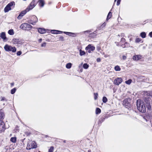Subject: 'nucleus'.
<instances>
[{
	"label": "nucleus",
	"mask_w": 152,
	"mask_h": 152,
	"mask_svg": "<svg viewBox=\"0 0 152 152\" xmlns=\"http://www.w3.org/2000/svg\"><path fill=\"white\" fill-rule=\"evenodd\" d=\"M15 4V3L14 1H12L9 3L4 9V12H7L10 10L12 8L14 7Z\"/></svg>",
	"instance_id": "3"
},
{
	"label": "nucleus",
	"mask_w": 152,
	"mask_h": 152,
	"mask_svg": "<svg viewBox=\"0 0 152 152\" xmlns=\"http://www.w3.org/2000/svg\"><path fill=\"white\" fill-rule=\"evenodd\" d=\"M42 40V39H40L39 40V41L40 42H41Z\"/></svg>",
	"instance_id": "48"
},
{
	"label": "nucleus",
	"mask_w": 152,
	"mask_h": 152,
	"mask_svg": "<svg viewBox=\"0 0 152 152\" xmlns=\"http://www.w3.org/2000/svg\"><path fill=\"white\" fill-rule=\"evenodd\" d=\"M4 48L7 51H12L13 53H15L16 51V48L15 47H12L8 45H5Z\"/></svg>",
	"instance_id": "4"
},
{
	"label": "nucleus",
	"mask_w": 152,
	"mask_h": 152,
	"mask_svg": "<svg viewBox=\"0 0 152 152\" xmlns=\"http://www.w3.org/2000/svg\"><path fill=\"white\" fill-rule=\"evenodd\" d=\"M32 27V26L27 23L22 24L20 26V28L24 30H29Z\"/></svg>",
	"instance_id": "7"
},
{
	"label": "nucleus",
	"mask_w": 152,
	"mask_h": 152,
	"mask_svg": "<svg viewBox=\"0 0 152 152\" xmlns=\"http://www.w3.org/2000/svg\"><path fill=\"white\" fill-rule=\"evenodd\" d=\"M96 36V33L94 32L93 33L89 34V36L90 37H94Z\"/></svg>",
	"instance_id": "19"
},
{
	"label": "nucleus",
	"mask_w": 152,
	"mask_h": 152,
	"mask_svg": "<svg viewBox=\"0 0 152 152\" xmlns=\"http://www.w3.org/2000/svg\"><path fill=\"white\" fill-rule=\"evenodd\" d=\"M33 20H30L29 21V23L32 24L33 25H34L37 22L38 19L36 16H34L32 17V18Z\"/></svg>",
	"instance_id": "10"
},
{
	"label": "nucleus",
	"mask_w": 152,
	"mask_h": 152,
	"mask_svg": "<svg viewBox=\"0 0 152 152\" xmlns=\"http://www.w3.org/2000/svg\"><path fill=\"white\" fill-rule=\"evenodd\" d=\"M10 141L13 143H15L16 141V138L15 137H12L10 139Z\"/></svg>",
	"instance_id": "22"
},
{
	"label": "nucleus",
	"mask_w": 152,
	"mask_h": 152,
	"mask_svg": "<svg viewBox=\"0 0 152 152\" xmlns=\"http://www.w3.org/2000/svg\"><path fill=\"white\" fill-rule=\"evenodd\" d=\"M91 151L90 150H89L88 151V152H91Z\"/></svg>",
	"instance_id": "52"
},
{
	"label": "nucleus",
	"mask_w": 152,
	"mask_h": 152,
	"mask_svg": "<svg viewBox=\"0 0 152 152\" xmlns=\"http://www.w3.org/2000/svg\"><path fill=\"white\" fill-rule=\"evenodd\" d=\"M12 42L14 44H21V42L19 40V39H13Z\"/></svg>",
	"instance_id": "16"
},
{
	"label": "nucleus",
	"mask_w": 152,
	"mask_h": 152,
	"mask_svg": "<svg viewBox=\"0 0 152 152\" xmlns=\"http://www.w3.org/2000/svg\"><path fill=\"white\" fill-rule=\"evenodd\" d=\"M131 100V99L129 98L125 99L123 101V104L126 108L130 107L131 106L130 103Z\"/></svg>",
	"instance_id": "6"
},
{
	"label": "nucleus",
	"mask_w": 152,
	"mask_h": 152,
	"mask_svg": "<svg viewBox=\"0 0 152 152\" xmlns=\"http://www.w3.org/2000/svg\"><path fill=\"white\" fill-rule=\"evenodd\" d=\"M112 16V13L111 12H110L107 15V20L110 19L111 17Z\"/></svg>",
	"instance_id": "30"
},
{
	"label": "nucleus",
	"mask_w": 152,
	"mask_h": 152,
	"mask_svg": "<svg viewBox=\"0 0 152 152\" xmlns=\"http://www.w3.org/2000/svg\"><path fill=\"white\" fill-rule=\"evenodd\" d=\"M36 5V3L35 0H33L31 2L30 5L26 8L27 12L29 11L30 10L32 9Z\"/></svg>",
	"instance_id": "9"
},
{
	"label": "nucleus",
	"mask_w": 152,
	"mask_h": 152,
	"mask_svg": "<svg viewBox=\"0 0 152 152\" xmlns=\"http://www.w3.org/2000/svg\"><path fill=\"white\" fill-rule=\"evenodd\" d=\"M64 142L65 143V142H66V141H65V140H64Z\"/></svg>",
	"instance_id": "53"
},
{
	"label": "nucleus",
	"mask_w": 152,
	"mask_h": 152,
	"mask_svg": "<svg viewBox=\"0 0 152 152\" xmlns=\"http://www.w3.org/2000/svg\"><path fill=\"white\" fill-rule=\"evenodd\" d=\"M83 68L85 69H87L89 67V65L86 63L84 64L83 65Z\"/></svg>",
	"instance_id": "27"
},
{
	"label": "nucleus",
	"mask_w": 152,
	"mask_h": 152,
	"mask_svg": "<svg viewBox=\"0 0 152 152\" xmlns=\"http://www.w3.org/2000/svg\"><path fill=\"white\" fill-rule=\"evenodd\" d=\"M101 112V110L98 108H97L96 110V114L100 113Z\"/></svg>",
	"instance_id": "26"
},
{
	"label": "nucleus",
	"mask_w": 152,
	"mask_h": 152,
	"mask_svg": "<svg viewBox=\"0 0 152 152\" xmlns=\"http://www.w3.org/2000/svg\"><path fill=\"white\" fill-rule=\"evenodd\" d=\"M116 1V0H115V1H114V2H115V1Z\"/></svg>",
	"instance_id": "54"
},
{
	"label": "nucleus",
	"mask_w": 152,
	"mask_h": 152,
	"mask_svg": "<svg viewBox=\"0 0 152 152\" xmlns=\"http://www.w3.org/2000/svg\"><path fill=\"white\" fill-rule=\"evenodd\" d=\"M79 51L80 55L81 56L84 55L86 54L85 52L84 51L82 50H80Z\"/></svg>",
	"instance_id": "23"
},
{
	"label": "nucleus",
	"mask_w": 152,
	"mask_h": 152,
	"mask_svg": "<svg viewBox=\"0 0 152 152\" xmlns=\"http://www.w3.org/2000/svg\"><path fill=\"white\" fill-rule=\"evenodd\" d=\"M86 32L90 33V31H86L85 32Z\"/></svg>",
	"instance_id": "51"
},
{
	"label": "nucleus",
	"mask_w": 152,
	"mask_h": 152,
	"mask_svg": "<svg viewBox=\"0 0 152 152\" xmlns=\"http://www.w3.org/2000/svg\"><path fill=\"white\" fill-rule=\"evenodd\" d=\"M1 101H4L5 102H6L7 101V100L4 97H1Z\"/></svg>",
	"instance_id": "35"
},
{
	"label": "nucleus",
	"mask_w": 152,
	"mask_h": 152,
	"mask_svg": "<svg viewBox=\"0 0 152 152\" xmlns=\"http://www.w3.org/2000/svg\"><path fill=\"white\" fill-rule=\"evenodd\" d=\"M126 58V56H122V59L124 60H125Z\"/></svg>",
	"instance_id": "44"
},
{
	"label": "nucleus",
	"mask_w": 152,
	"mask_h": 152,
	"mask_svg": "<svg viewBox=\"0 0 152 152\" xmlns=\"http://www.w3.org/2000/svg\"><path fill=\"white\" fill-rule=\"evenodd\" d=\"M149 35L151 37H152V31L149 33Z\"/></svg>",
	"instance_id": "46"
},
{
	"label": "nucleus",
	"mask_w": 152,
	"mask_h": 152,
	"mask_svg": "<svg viewBox=\"0 0 152 152\" xmlns=\"http://www.w3.org/2000/svg\"><path fill=\"white\" fill-rule=\"evenodd\" d=\"M16 90V89L15 88L12 89L11 90V94H14Z\"/></svg>",
	"instance_id": "33"
},
{
	"label": "nucleus",
	"mask_w": 152,
	"mask_h": 152,
	"mask_svg": "<svg viewBox=\"0 0 152 152\" xmlns=\"http://www.w3.org/2000/svg\"><path fill=\"white\" fill-rule=\"evenodd\" d=\"M38 2L39 6L41 7L44 6L45 4V1L44 0H39Z\"/></svg>",
	"instance_id": "18"
},
{
	"label": "nucleus",
	"mask_w": 152,
	"mask_h": 152,
	"mask_svg": "<svg viewBox=\"0 0 152 152\" xmlns=\"http://www.w3.org/2000/svg\"><path fill=\"white\" fill-rule=\"evenodd\" d=\"M121 1V0H118L117 2V5L118 6L120 4Z\"/></svg>",
	"instance_id": "40"
},
{
	"label": "nucleus",
	"mask_w": 152,
	"mask_h": 152,
	"mask_svg": "<svg viewBox=\"0 0 152 152\" xmlns=\"http://www.w3.org/2000/svg\"><path fill=\"white\" fill-rule=\"evenodd\" d=\"M27 11L26 10H26H24L22 11L20 14L19 16L18 17V20H20L21 19L22 17L25 14Z\"/></svg>",
	"instance_id": "12"
},
{
	"label": "nucleus",
	"mask_w": 152,
	"mask_h": 152,
	"mask_svg": "<svg viewBox=\"0 0 152 152\" xmlns=\"http://www.w3.org/2000/svg\"><path fill=\"white\" fill-rule=\"evenodd\" d=\"M142 56L140 55H135L133 57V60L137 61L141 59Z\"/></svg>",
	"instance_id": "14"
},
{
	"label": "nucleus",
	"mask_w": 152,
	"mask_h": 152,
	"mask_svg": "<svg viewBox=\"0 0 152 152\" xmlns=\"http://www.w3.org/2000/svg\"><path fill=\"white\" fill-rule=\"evenodd\" d=\"M140 36L142 38H144L146 37V34L145 32H142L140 34Z\"/></svg>",
	"instance_id": "28"
},
{
	"label": "nucleus",
	"mask_w": 152,
	"mask_h": 152,
	"mask_svg": "<svg viewBox=\"0 0 152 152\" xmlns=\"http://www.w3.org/2000/svg\"><path fill=\"white\" fill-rule=\"evenodd\" d=\"M98 96V94L97 93L94 94V99L95 100L97 99Z\"/></svg>",
	"instance_id": "36"
},
{
	"label": "nucleus",
	"mask_w": 152,
	"mask_h": 152,
	"mask_svg": "<svg viewBox=\"0 0 152 152\" xmlns=\"http://www.w3.org/2000/svg\"><path fill=\"white\" fill-rule=\"evenodd\" d=\"M46 43L45 42H44L42 43L41 45L42 47H45L46 45Z\"/></svg>",
	"instance_id": "38"
},
{
	"label": "nucleus",
	"mask_w": 152,
	"mask_h": 152,
	"mask_svg": "<svg viewBox=\"0 0 152 152\" xmlns=\"http://www.w3.org/2000/svg\"><path fill=\"white\" fill-rule=\"evenodd\" d=\"M130 40H131V39H130Z\"/></svg>",
	"instance_id": "57"
},
{
	"label": "nucleus",
	"mask_w": 152,
	"mask_h": 152,
	"mask_svg": "<svg viewBox=\"0 0 152 152\" xmlns=\"http://www.w3.org/2000/svg\"><path fill=\"white\" fill-rule=\"evenodd\" d=\"M141 41L140 39V38H136L135 39V42H140Z\"/></svg>",
	"instance_id": "37"
},
{
	"label": "nucleus",
	"mask_w": 152,
	"mask_h": 152,
	"mask_svg": "<svg viewBox=\"0 0 152 152\" xmlns=\"http://www.w3.org/2000/svg\"><path fill=\"white\" fill-rule=\"evenodd\" d=\"M66 34L69 35L70 34H72L73 33L71 32H64Z\"/></svg>",
	"instance_id": "39"
},
{
	"label": "nucleus",
	"mask_w": 152,
	"mask_h": 152,
	"mask_svg": "<svg viewBox=\"0 0 152 152\" xmlns=\"http://www.w3.org/2000/svg\"><path fill=\"white\" fill-rule=\"evenodd\" d=\"M21 52L20 51H18L17 52V55H18V56H20V55L21 54Z\"/></svg>",
	"instance_id": "42"
},
{
	"label": "nucleus",
	"mask_w": 152,
	"mask_h": 152,
	"mask_svg": "<svg viewBox=\"0 0 152 152\" xmlns=\"http://www.w3.org/2000/svg\"><path fill=\"white\" fill-rule=\"evenodd\" d=\"M115 69L116 71H120L121 70V68L118 66H116L115 67Z\"/></svg>",
	"instance_id": "29"
},
{
	"label": "nucleus",
	"mask_w": 152,
	"mask_h": 152,
	"mask_svg": "<svg viewBox=\"0 0 152 152\" xmlns=\"http://www.w3.org/2000/svg\"><path fill=\"white\" fill-rule=\"evenodd\" d=\"M144 101L146 102V105L147 108L149 110L151 109L150 101L149 99L150 96L148 95L149 93L147 92L144 93Z\"/></svg>",
	"instance_id": "2"
},
{
	"label": "nucleus",
	"mask_w": 152,
	"mask_h": 152,
	"mask_svg": "<svg viewBox=\"0 0 152 152\" xmlns=\"http://www.w3.org/2000/svg\"><path fill=\"white\" fill-rule=\"evenodd\" d=\"M59 39L61 41L64 40V37L62 36L60 37L59 38Z\"/></svg>",
	"instance_id": "45"
},
{
	"label": "nucleus",
	"mask_w": 152,
	"mask_h": 152,
	"mask_svg": "<svg viewBox=\"0 0 152 152\" xmlns=\"http://www.w3.org/2000/svg\"><path fill=\"white\" fill-rule=\"evenodd\" d=\"M0 37L4 41L7 40V38L6 36L5 33L4 32H2L0 34Z\"/></svg>",
	"instance_id": "15"
},
{
	"label": "nucleus",
	"mask_w": 152,
	"mask_h": 152,
	"mask_svg": "<svg viewBox=\"0 0 152 152\" xmlns=\"http://www.w3.org/2000/svg\"><path fill=\"white\" fill-rule=\"evenodd\" d=\"M97 50H98L99 51L100 50V48H99V47H98L97 48Z\"/></svg>",
	"instance_id": "49"
},
{
	"label": "nucleus",
	"mask_w": 152,
	"mask_h": 152,
	"mask_svg": "<svg viewBox=\"0 0 152 152\" xmlns=\"http://www.w3.org/2000/svg\"><path fill=\"white\" fill-rule=\"evenodd\" d=\"M51 32L52 33L54 34H57L58 33V32H59V33H61L62 32L61 31L56 30H52L51 31Z\"/></svg>",
	"instance_id": "21"
},
{
	"label": "nucleus",
	"mask_w": 152,
	"mask_h": 152,
	"mask_svg": "<svg viewBox=\"0 0 152 152\" xmlns=\"http://www.w3.org/2000/svg\"><path fill=\"white\" fill-rule=\"evenodd\" d=\"M125 41V39L124 38H121V42H124Z\"/></svg>",
	"instance_id": "43"
},
{
	"label": "nucleus",
	"mask_w": 152,
	"mask_h": 152,
	"mask_svg": "<svg viewBox=\"0 0 152 152\" xmlns=\"http://www.w3.org/2000/svg\"><path fill=\"white\" fill-rule=\"evenodd\" d=\"M54 148L53 146H51L50 147V148L49 149L48 152H53Z\"/></svg>",
	"instance_id": "34"
},
{
	"label": "nucleus",
	"mask_w": 152,
	"mask_h": 152,
	"mask_svg": "<svg viewBox=\"0 0 152 152\" xmlns=\"http://www.w3.org/2000/svg\"><path fill=\"white\" fill-rule=\"evenodd\" d=\"M151 126L152 127V123L151 124Z\"/></svg>",
	"instance_id": "56"
},
{
	"label": "nucleus",
	"mask_w": 152,
	"mask_h": 152,
	"mask_svg": "<svg viewBox=\"0 0 152 152\" xmlns=\"http://www.w3.org/2000/svg\"><path fill=\"white\" fill-rule=\"evenodd\" d=\"M137 109L140 112L144 113L146 111V108L144 103L141 99H138L137 101Z\"/></svg>",
	"instance_id": "1"
},
{
	"label": "nucleus",
	"mask_w": 152,
	"mask_h": 152,
	"mask_svg": "<svg viewBox=\"0 0 152 152\" xmlns=\"http://www.w3.org/2000/svg\"><path fill=\"white\" fill-rule=\"evenodd\" d=\"M132 81V80L131 79H129L128 80L125 81V83L129 85L131 84Z\"/></svg>",
	"instance_id": "32"
},
{
	"label": "nucleus",
	"mask_w": 152,
	"mask_h": 152,
	"mask_svg": "<svg viewBox=\"0 0 152 152\" xmlns=\"http://www.w3.org/2000/svg\"><path fill=\"white\" fill-rule=\"evenodd\" d=\"M4 114L1 111H0V120L4 118Z\"/></svg>",
	"instance_id": "20"
},
{
	"label": "nucleus",
	"mask_w": 152,
	"mask_h": 152,
	"mask_svg": "<svg viewBox=\"0 0 152 152\" xmlns=\"http://www.w3.org/2000/svg\"><path fill=\"white\" fill-rule=\"evenodd\" d=\"M127 45V47H129V45L127 43H125L124 45ZM124 45H122V47L123 48H125V47H126V46H125Z\"/></svg>",
	"instance_id": "41"
},
{
	"label": "nucleus",
	"mask_w": 152,
	"mask_h": 152,
	"mask_svg": "<svg viewBox=\"0 0 152 152\" xmlns=\"http://www.w3.org/2000/svg\"><path fill=\"white\" fill-rule=\"evenodd\" d=\"M105 56V57H107V56Z\"/></svg>",
	"instance_id": "55"
},
{
	"label": "nucleus",
	"mask_w": 152,
	"mask_h": 152,
	"mask_svg": "<svg viewBox=\"0 0 152 152\" xmlns=\"http://www.w3.org/2000/svg\"><path fill=\"white\" fill-rule=\"evenodd\" d=\"M102 101L104 103H106L107 101V98L105 97L104 96L102 99Z\"/></svg>",
	"instance_id": "31"
},
{
	"label": "nucleus",
	"mask_w": 152,
	"mask_h": 152,
	"mask_svg": "<svg viewBox=\"0 0 152 152\" xmlns=\"http://www.w3.org/2000/svg\"><path fill=\"white\" fill-rule=\"evenodd\" d=\"M5 124L3 121L0 122V132L3 131L5 129Z\"/></svg>",
	"instance_id": "13"
},
{
	"label": "nucleus",
	"mask_w": 152,
	"mask_h": 152,
	"mask_svg": "<svg viewBox=\"0 0 152 152\" xmlns=\"http://www.w3.org/2000/svg\"><path fill=\"white\" fill-rule=\"evenodd\" d=\"M37 147V145L35 142L33 141L29 142L28 144L26 149L28 150H30L31 149L36 148Z\"/></svg>",
	"instance_id": "5"
},
{
	"label": "nucleus",
	"mask_w": 152,
	"mask_h": 152,
	"mask_svg": "<svg viewBox=\"0 0 152 152\" xmlns=\"http://www.w3.org/2000/svg\"><path fill=\"white\" fill-rule=\"evenodd\" d=\"M38 31L41 34H44L46 32V30L43 28H39L38 29Z\"/></svg>",
	"instance_id": "17"
},
{
	"label": "nucleus",
	"mask_w": 152,
	"mask_h": 152,
	"mask_svg": "<svg viewBox=\"0 0 152 152\" xmlns=\"http://www.w3.org/2000/svg\"><path fill=\"white\" fill-rule=\"evenodd\" d=\"M72 64L71 63L67 64L66 66V67L67 69H70L72 66Z\"/></svg>",
	"instance_id": "25"
},
{
	"label": "nucleus",
	"mask_w": 152,
	"mask_h": 152,
	"mask_svg": "<svg viewBox=\"0 0 152 152\" xmlns=\"http://www.w3.org/2000/svg\"><path fill=\"white\" fill-rule=\"evenodd\" d=\"M8 33L10 35H13L14 34L13 30L12 29L9 30L8 31Z\"/></svg>",
	"instance_id": "24"
},
{
	"label": "nucleus",
	"mask_w": 152,
	"mask_h": 152,
	"mask_svg": "<svg viewBox=\"0 0 152 152\" xmlns=\"http://www.w3.org/2000/svg\"><path fill=\"white\" fill-rule=\"evenodd\" d=\"M11 86H13L14 85V83H12L11 84Z\"/></svg>",
	"instance_id": "50"
},
{
	"label": "nucleus",
	"mask_w": 152,
	"mask_h": 152,
	"mask_svg": "<svg viewBox=\"0 0 152 152\" xmlns=\"http://www.w3.org/2000/svg\"><path fill=\"white\" fill-rule=\"evenodd\" d=\"M122 79L121 77H118L115 79L114 81V83L116 85H118L122 82Z\"/></svg>",
	"instance_id": "11"
},
{
	"label": "nucleus",
	"mask_w": 152,
	"mask_h": 152,
	"mask_svg": "<svg viewBox=\"0 0 152 152\" xmlns=\"http://www.w3.org/2000/svg\"><path fill=\"white\" fill-rule=\"evenodd\" d=\"M97 61L98 62H100V59L99 58H98L97 59Z\"/></svg>",
	"instance_id": "47"
},
{
	"label": "nucleus",
	"mask_w": 152,
	"mask_h": 152,
	"mask_svg": "<svg viewBox=\"0 0 152 152\" xmlns=\"http://www.w3.org/2000/svg\"><path fill=\"white\" fill-rule=\"evenodd\" d=\"M95 49V47L91 44L88 45L86 48V50L89 53H91L92 51L94 50Z\"/></svg>",
	"instance_id": "8"
}]
</instances>
